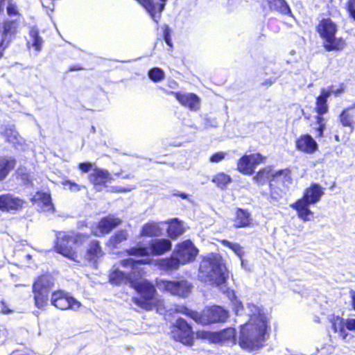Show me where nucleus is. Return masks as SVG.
Segmentation results:
<instances>
[{"mask_svg": "<svg viewBox=\"0 0 355 355\" xmlns=\"http://www.w3.org/2000/svg\"><path fill=\"white\" fill-rule=\"evenodd\" d=\"M61 184L64 187H67L68 189L72 192H78L85 188L84 186H81L69 180H64Z\"/></svg>", "mask_w": 355, "mask_h": 355, "instance_id": "obj_46", "label": "nucleus"}, {"mask_svg": "<svg viewBox=\"0 0 355 355\" xmlns=\"http://www.w3.org/2000/svg\"><path fill=\"white\" fill-rule=\"evenodd\" d=\"M225 155L226 153L224 152H216L209 157V160L212 163H218L225 159Z\"/></svg>", "mask_w": 355, "mask_h": 355, "instance_id": "obj_52", "label": "nucleus"}, {"mask_svg": "<svg viewBox=\"0 0 355 355\" xmlns=\"http://www.w3.org/2000/svg\"><path fill=\"white\" fill-rule=\"evenodd\" d=\"M345 9L347 12L348 17L355 21V0H347Z\"/></svg>", "mask_w": 355, "mask_h": 355, "instance_id": "obj_47", "label": "nucleus"}, {"mask_svg": "<svg viewBox=\"0 0 355 355\" xmlns=\"http://www.w3.org/2000/svg\"><path fill=\"white\" fill-rule=\"evenodd\" d=\"M78 168L82 173H87L94 169L93 164L87 162L79 163Z\"/></svg>", "mask_w": 355, "mask_h": 355, "instance_id": "obj_53", "label": "nucleus"}, {"mask_svg": "<svg viewBox=\"0 0 355 355\" xmlns=\"http://www.w3.org/2000/svg\"><path fill=\"white\" fill-rule=\"evenodd\" d=\"M295 149L304 154L311 155L318 150L316 140L309 133L300 135L295 141Z\"/></svg>", "mask_w": 355, "mask_h": 355, "instance_id": "obj_17", "label": "nucleus"}, {"mask_svg": "<svg viewBox=\"0 0 355 355\" xmlns=\"http://www.w3.org/2000/svg\"><path fill=\"white\" fill-rule=\"evenodd\" d=\"M29 35L31 37V45L35 51H40L42 49L43 40L40 36V33L37 29L31 28L29 31Z\"/></svg>", "mask_w": 355, "mask_h": 355, "instance_id": "obj_41", "label": "nucleus"}, {"mask_svg": "<svg viewBox=\"0 0 355 355\" xmlns=\"http://www.w3.org/2000/svg\"><path fill=\"white\" fill-rule=\"evenodd\" d=\"M172 243L168 239H155L149 242L150 255L160 256L169 252Z\"/></svg>", "mask_w": 355, "mask_h": 355, "instance_id": "obj_24", "label": "nucleus"}, {"mask_svg": "<svg viewBox=\"0 0 355 355\" xmlns=\"http://www.w3.org/2000/svg\"><path fill=\"white\" fill-rule=\"evenodd\" d=\"M1 135L5 141L10 144L15 150H24L26 147V140L19 135L15 125H3L1 127Z\"/></svg>", "mask_w": 355, "mask_h": 355, "instance_id": "obj_14", "label": "nucleus"}, {"mask_svg": "<svg viewBox=\"0 0 355 355\" xmlns=\"http://www.w3.org/2000/svg\"><path fill=\"white\" fill-rule=\"evenodd\" d=\"M33 286L37 288L51 291L53 286L51 275L46 273L39 275L37 279L34 282Z\"/></svg>", "mask_w": 355, "mask_h": 355, "instance_id": "obj_36", "label": "nucleus"}, {"mask_svg": "<svg viewBox=\"0 0 355 355\" xmlns=\"http://www.w3.org/2000/svg\"><path fill=\"white\" fill-rule=\"evenodd\" d=\"M349 295L351 297V305L352 309L355 311V291L351 290L349 291Z\"/></svg>", "mask_w": 355, "mask_h": 355, "instance_id": "obj_56", "label": "nucleus"}, {"mask_svg": "<svg viewBox=\"0 0 355 355\" xmlns=\"http://www.w3.org/2000/svg\"><path fill=\"white\" fill-rule=\"evenodd\" d=\"M272 83V81L269 80L268 82L265 83L264 85H270Z\"/></svg>", "mask_w": 355, "mask_h": 355, "instance_id": "obj_62", "label": "nucleus"}, {"mask_svg": "<svg viewBox=\"0 0 355 355\" xmlns=\"http://www.w3.org/2000/svg\"><path fill=\"white\" fill-rule=\"evenodd\" d=\"M229 317L228 311L220 306H207L199 313L198 324L205 326L216 323H225Z\"/></svg>", "mask_w": 355, "mask_h": 355, "instance_id": "obj_10", "label": "nucleus"}, {"mask_svg": "<svg viewBox=\"0 0 355 355\" xmlns=\"http://www.w3.org/2000/svg\"><path fill=\"white\" fill-rule=\"evenodd\" d=\"M132 288L139 296L134 297L132 302L141 309L149 311L157 309L162 304L161 300L157 299V291L155 285L148 280H143L133 284Z\"/></svg>", "mask_w": 355, "mask_h": 355, "instance_id": "obj_6", "label": "nucleus"}, {"mask_svg": "<svg viewBox=\"0 0 355 355\" xmlns=\"http://www.w3.org/2000/svg\"><path fill=\"white\" fill-rule=\"evenodd\" d=\"M322 40V46L327 52H340L347 46L345 39L343 37H337L336 34L331 35Z\"/></svg>", "mask_w": 355, "mask_h": 355, "instance_id": "obj_23", "label": "nucleus"}, {"mask_svg": "<svg viewBox=\"0 0 355 355\" xmlns=\"http://www.w3.org/2000/svg\"><path fill=\"white\" fill-rule=\"evenodd\" d=\"M266 328L264 325L245 323L240 326L238 344L248 352L257 350L263 346Z\"/></svg>", "mask_w": 355, "mask_h": 355, "instance_id": "obj_5", "label": "nucleus"}, {"mask_svg": "<svg viewBox=\"0 0 355 355\" xmlns=\"http://www.w3.org/2000/svg\"><path fill=\"white\" fill-rule=\"evenodd\" d=\"M174 313L183 314L187 317L192 319L197 324L198 322L199 313L197 311L189 309L184 304H177L173 309Z\"/></svg>", "mask_w": 355, "mask_h": 355, "instance_id": "obj_37", "label": "nucleus"}, {"mask_svg": "<svg viewBox=\"0 0 355 355\" xmlns=\"http://www.w3.org/2000/svg\"><path fill=\"white\" fill-rule=\"evenodd\" d=\"M156 286L162 293H168L171 295L181 298L187 297L193 288L191 283L184 279L178 281L168 279L157 280Z\"/></svg>", "mask_w": 355, "mask_h": 355, "instance_id": "obj_8", "label": "nucleus"}, {"mask_svg": "<svg viewBox=\"0 0 355 355\" xmlns=\"http://www.w3.org/2000/svg\"><path fill=\"white\" fill-rule=\"evenodd\" d=\"M83 69H84V68L80 65H71L68 68L67 71L71 72V71H81Z\"/></svg>", "mask_w": 355, "mask_h": 355, "instance_id": "obj_57", "label": "nucleus"}, {"mask_svg": "<svg viewBox=\"0 0 355 355\" xmlns=\"http://www.w3.org/2000/svg\"><path fill=\"white\" fill-rule=\"evenodd\" d=\"M116 191H125L126 190L124 189H116Z\"/></svg>", "mask_w": 355, "mask_h": 355, "instance_id": "obj_63", "label": "nucleus"}, {"mask_svg": "<svg viewBox=\"0 0 355 355\" xmlns=\"http://www.w3.org/2000/svg\"><path fill=\"white\" fill-rule=\"evenodd\" d=\"M163 90L165 94L173 96L180 104L189 108L191 110L196 111L200 107V98L194 93L184 94L180 92Z\"/></svg>", "mask_w": 355, "mask_h": 355, "instance_id": "obj_18", "label": "nucleus"}, {"mask_svg": "<svg viewBox=\"0 0 355 355\" xmlns=\"http://www.w3.org/2000/svg\"><path fill=\"white\" fill-rule=\"evenodd\" d=\"M168 85L171 88L175 89L178 87V83L175 80H171L168 82Z\"/></svg>", "mask_w": 355, "mask_h": 355, "instance_id": "obj_59", "label": "nucleus"}, {"mask_svg": "<svg viewBox=\"0 0 355 355\" xmlns=\"http://www.w3.org/2000/svg\"><path fill=\"white\" fill-rule=\"evenodd\" d=\"M338 30V25L330 17L321 19L315 26V31L322 40L337 34Z\"/></svg>", "mask_w": 355, "mask_h": 355, "instance_id": "obj_22", "label": "nucleus"}, {"mask_svg": "<svg viewBox=\"0 0 355 355\" xmlns=\"http://www.w3.org/2000/svg\"><path fill=\"white\" fill-rule=\"evenodd\" d=\"M324 189L318 183L313 182L306 188L302 196L290 205V207L296 211L297 217L304 222L310 221L314 217V213L309 207L311 205L318 202L324 194Z\"/></svg>", "mask_w": 355, "mask_h": 355, "instance_id": "obj_4", "label": "nucleus"}, {"mask_svg": "<svg viewBox=\"0 0 355 355\" xmlns=\"http://www.w3.org/2000/svg\"><path fill=\"white\" fill-rule=\"evenodd\" d=\"M355 107V105L345 108L339 114V121L343 127L349 128L352 131L355 128L354 114L350 111Z\"/></svg>", "mask_w": 355, "mask_h": 355, "instance_id": "obj_27", "label": "nucleus"}, {"mask_svg": "<svg viewBox=\"0 0 355 355\" xmlns=\"http://www.w3.org/2000/svg\"><path fill=\"white\" fill-rule=\"evenodd\" d=\"M184 232V229L178 219H174L171 221L166 229V233L169 238L175 239L181 235Z\"/></svg>", "mask_w": 355, "mask_h": 355, "instance_id": "obj_34", "label": "nucleus"}, {"mask_svg": "<svg viewBox=\"0 0 355 355\" xmlns=\"http://www.w3.org/2000/svg\"><path fill=\"white\" fill-rule=\"evenodd\" d=\"M1 312L3 314H9L12 313V311L6 306L5 302H3V306L1 308Z\"/></svg>", "mask_w": 355, "mask_h": 355, "instance_id": "obj_58", "label": "nucleus"}, {"mask_svg": "<svg viewBox=\"0 0 355 355\" xmlns=\"http://www.w3.org/2000/svg\"><path fill=\"white\" fill-rule=\"evenodd\" d=\"M128 234L127 230H118L109 238L107 241V245L112 249H115L121 243L126 241L128 239Z\"/></svg>", "mask_w": 355, "mask_h": 355, "instance_id": "obj_33", "label": "nucleus"}, {"mask_svg": "<svg viewBox=\"0 0 355 355\" xmlns=\"http://www.w3.org/2000/svg\"><path fill=\"white\" fill-rule=\"evenodd\" d=\"M148 75L149 78L154 83L160 82L164 78V72L159 67L150 69L148 72Z\"/></svg>", "mask_w": 355, "mask_h": 355, "instance_id": "obj_45", "label": "nucleus"}, {"mask_svg": "<svg viewBox=\"0 0 355 355\" xmlns=\"http://www.w3.org/2000/svg\"><path fill=\"white\" fill-rule=\"evenodd\" d=\"M270 10L284 15H291V10L285 0H266Z\"/></svg>", "mask_w": 355, "mask_h": 355, "instance_id": "obj_31", "label": "nucleus"}, {"mask_svg": "<svg viewBox=\"0 0 355 355\" xmlns=\"http://www.w3.org/2000/svg\"><path fill=\"white\" fill-rule=\"evenodd\" d=\"M345 85L343 83H341L339 84V86L337 89H334L333 85H331L328 87V89H326V92L329 93V96L332 94H334L336 96H340L341 94L345 92Z\"/></svg>", "mask_w": 355, "mask_h": 355, "instance_id": "obj_49", "label": "nucleus"}, {"mask_svg": "<svg viewBox=\"0 0 355 355\" xmlns=\"http://www.w3.org/2000/svg\"><path fill=\"white\" fill-rule=\"evenodd\" d=\"M16 178L21 180L25 185H32L33 180L29 172L25 166H20L15 171Z\"/></svg>", "mask_w": 355, "mask_h": 355, "instance_id": "obj_42", "label": "nucleus"}, {"mask_svg": "<svg viewBox=\"0 0 355 355\" xmlns=\"http://www.w3.org/2000/svg\"><path fill=\"white\" fill-rule=\"evenodd\" d=\"M127 277L125 272L115 269L109 275V282L115 286H120L126 281Z\"/></svg>", "mask_w": 355, "mask_h": 355, "instance_id": "obj_38", "label": "nucleus"}, {"mask_svg": "<svg viewBox=\"0 0 355 355\" xmlns=\"http://www.w3.org/2000/svg\"><path fill=\"white\" fill-rule=\"evenodd\" d=\"M35 201L42 206L43 208L50 209L53 208V205L51 200V196L49 193L46 192H37Z\"/></svg>", "mask_w": 355, "mask_h": 355, "instance_id": "obj_39", "label": "nucleus"}, {"mask_svg": "<svg viewBox=\"0 0 355 355\" xmlns=\"http://www.w3.org/2000/svg\"><path fill=\"white\" fill-rule=\"evenodd\" d=\"M163 35H164V39L166 44L169 47L172 48L173 43H172V40H171V31L168 25H165L164 26Z\"/></svg>", "mask_w": 355, "mask_h": 355, "instance_id": "obj_51", "label": "nucleus"}, {"mask_svg": "<svg viewBox=\"0 0 355 355\" xmlns=\"http://www.w3.org/2000/svg\"><path fill=\"white\" fill-rule=\"evenodd\" d=\"M121 223L122 220L113 215L104 216L96 223L95 229L92 230V234L96 236L107 235Z\"/></svg>", "mask_w": 355, "mask_h": 355, "instance_id": "obj_16", "label": "nucleus"}, {"mask_svg": "<svg viewBox=\"0 0 355 355\" xmlns=\"http://www.w3.org/2000/svg\"><path fill=\"white\" fill-rule=\"evenodd\" d=\"M8 32L9 29L5 28L3 33V37L0 41V60L3 58V52L5 49L8 47V42L6 43L5 42L6 37L8 35Z\"/></svg>", "mask_w": 355, "mask_h": 355, "instance_id": "obj_50", "label": "nucleus"}, {"mask_svg": "<svg viewBox=\"0 0 355 355\" xmlns=\"http://www.w3.org/2000/svg\"><path fill=\"white\" fill-rule=\"evenodd\" d=\"M32 288L34 295V302L35 306L39 309L44 307L47 304L49 295L51 291L37 288L33 286Z\"/></svg>", "mask_w": 355, "mask_h": 355, "instance_id": "obj_29", "label": "nucleus"}, {"mask_svg": "<svg viewBox=\"0 0 355 355\" xmlns=\"http://www.w3.org/2000/svg\"><path fill=\"white\" fill-rule=\"evenodd\" d=\"M51 302L55 307L62 311L77 310L81 306L80 302L62 290H58L52 293Z\"/></svg>", "mask_w": 355, "mask_h": 355, "instance_id": "obj_12", "label": "nucleus"}, {"mask_svg": "<svg viewBox=\"0 0 355 355\" xmlns=\"http://www.w3.org/2000/svg\"><path fill=\"white\" fill-rule=\"evenodd\" d=\"M214 343L227 342L236 343V330L234 327H227L222 330L214 331Z\"/></svg>", "mask_w": 355, "mask_h": 355, "instance_id": "obj_26", "label": "nucleus"}, {"mask_svg": "<svg viewBox=\"0 0 355 355\" xmlns=\"http://www.w3.org/2000/svg\"><path fill=\"white\" fill-rule=\"evenodd\" d=\"M3 1V0H1V1H0V13L3 10V5H2Z\"/></svg>", "mask_w": 355, "mask_h": 355, "instance_id": "obj_61", "label": "nucleus"}, {"mask_svg": "<svg viewBox=\"0 0 355 355\" xmlns=\"http://www.w3.org/2000/svg\"><path fill=\"white\" fill-rule=\"evenodd\" d=\"M140 234L143 236H159L162 234V229L159 227L158 223L149 222L143 225Z\"/></svg>", "mask_w": 355, "mask_h": 355, "instance_id": "obj_32", "label": "nucleus"}, {"mask_svg": "<svg viewBox=\"0 0 355 355\" xmlns=\"http://www.w3.org/2000/svg\"><path fill=\"white\" fill-rule=\"evenodd\" d=\"M125 252L128 256L135 257H148L150 256V251L148 247L135 245L125 250Z\"/></svg>", "mask_w": 355, "mask_h": 355, "instance_id": "obj_40", "label": "nucleus"}, {"mask_svg": "<svg viewBox=\"0 0 355 355\" xmlns=\"http://www.w3.org/2000/svg\"><path fill=\"white\" fill-rule=\"evenodd\" d=\"M253 181L258 185L268 184L270 195L272 198L279 200L284 191L277 187L279 182L288 187L293 183L292 172L289 168L273 171L271 166L260 168L253 176Z\"/></svg>", "mask_w": 355, "mask_h": 355, "instance_id": "obj_2", "label": "nucleus"}, {"mask_svg": "<svg viewBox=\"0 0 355 355\" xmlns=\"http://www.w3.org/2000/svg\"><path fill=\"white\" fill-rule=\"evenodd\" d=\"M173 196L180 197L182 199H187L188 198V195L184 193H174Z\"/></svg>", "mask_w": 355, "mask_h": 355, "instance_id": "obj_60", "label": "nucleus"}, {"mask_svg": "<svg viewBox=\"0 0 355 355\" xmlns=\"http://www.w3.org/2000/svg\"><path fill=\"white\" fill-rule=\"evenodd\" d=\"M111 174L106 170L94 168L92 173L88 175V180L93 186L100 191L107 187V184L112 180Z\"/></svg>", "mask_w": 355, "mask_h": 355, "instance_id": "obj_19", "label": "nucleus"}, {"mask_svg": "<svg viewBox=\"0 0 355 355\" xmlns=\"http://www.w3.org/2000/svg\"><path fill=\"white\" fill-rule=\"evenodd\" d=\"M174 254L180 259L182 265L193 262L198 254V250L189 239L178 243L175 245Z\"/></svg>", "mask_w": 355, "mask_h": 355, "instance_id": "obj_13", "label": "nucleus"}, {"mask_svg": "<svg viewBox=\"0 0 355 355\" xmlns=\"http://www.w3.org/2000/svg\"><path fill=\"white\" fill-rule=\"evenodd\" d=\"M7 12L10 16L17 15L18 14L17 9L14 5L10 4L7 7Z\"/></svg>", "mask_w": 355, "mask_h": 355, "instance_id": "obj_55", "label": "nucleus"}, {"mask_svg": "<svg viewBox=\"0 0 355 355\" xmlns=\"http://www.w3.org/2000/svg\"><path fill=\"white\" fill-rule=\"evenodd\" d=\"M170 338L187 347H192L195 343L196 334L193 326L184 318L178 317L169 327Z\"/></svg>", "mask_w": 355, "mask_h": 355, "instance_id": "obj_7", "label": "nucleus"}, {"mask_svg": "<svg viewBox=\"0 0 355 355\" xmlns=\"http://www.w3.org/2000/svg\"><path fill=\"white\" fill-rule=\"evenodd\" d=\"M53 250L76 263L83 261L96 263L105 254L100 241L91 239L89 234L80 232L74 235L59 232L54 241Z\"/></svg>", "mask_w": 355, "mask_h": 355, "instance_id": "obj_1", "label": "nucleus"}, {"mask_svg": "<svg viewBox=\"0 0 355 355\" xmlns=\"http://www.w3.org/2000/svg\"><path fill=\"white\" fill-rule=\"evenodd\" d=\"M199 275L205 282L215 286L225 285L230 271L221 255L211 254L204 259L199 267Z\"/></svg>", "mask_w": 355, "mask_h": 355, "instance_id": "obj_3", "label": "nucleus"}, {"mask_svg": "<svg viewBox=\"0 0 355 355\" xmlns=\"http://www.w3.org/2000/svg\"><path fill=\"white\" fill-rule=\"evenodd\" d=\"M26 201L10 193L0 194V211L2 212H18L23 209Z\"/></svg>", "mask_w": 355, "mask_h": 355, "instance_id": "obj_15", "label": "nucleus"}, {"mask_svg": "<svg viewBox=\"0 0 355 355\" xmlns=\"http://www.w3.org/2000/svg\"><path fill=\"white\" fill-rule=\"evenodd\" d=\"M220 243L223 245L231 249L240 258H242L243 257L244 251L243 250V248L241 246V245L239 243H232L226 239L220 240Z\"/></svg>", "mask_w": 355, "mask_h": 355, "instance_id": "obj_44", "label": "nucleus"}, {"mask_svg": "<svg viewBox=\"0 0 355 355\" xmlns=\"http://www.w3.org/2000/svg\"><path fill=\"white\" fill-rule=\"evenodd\" d=\"M150 263V261L144 259H134L132 258H127L121 260L120 264L124 268H130L132 270H135L138 266Z\"/></svg>", "mask_w": 355, "mask_h": 355, "instance_id": "obj_43", "label": "nucleus"}, {"mask_svg": "<svg viewBox=\"0 0 355 355\" xmlns=\"http://www.w3.org/2000/svg\"><path fill=\"white\" fill-rule=\"evenodd\" d=\"M329 322L334 332L338 333L340 337L344 340L346 339L348 334L345 331V320L338 315H333L329 318Z\"/></svg>", "mask_w": 355, "mask_h": 355, "instance_id": "obj_28", "label": "nucleus"}, {"mask_svg": "<svg viewBox=\"0 0 355 355\" xmlns=\"http://www.w3.org/2000/svg\"><path fill=\"white\" fill-rule=\"evenodd\" d=\"M329 93L326 92V89H322L320 94L315 98V111L316 115L315 116V123L318 126L315 128L317 138L324 137V132L326 129V120L323 115L329 112L328 98Z\"/></svg>", "mask_w": 355, "mask_h": 355, "instance_id": "obj_9", "label": "nucleus"}, {"mask_svg": "<svg viewBox=\"0 0 355 355\" xmlns=\"http://www.w3.org/2000/svg\"><path fill=\"white\" fill-rule=\"evenodd\" d=\"M17 159L13 156H0V182L4 181L17 166Z\"/></svg>", "mask_w": 355, "mask_h": 355, "instance_id": "obj_25", "label": "nucleus"}, {"mask_svg": "<svg viewBox=\"0 0 355 355\" xmlns=\"http://www.w3.org/2000/svg\"><path fill=\"white\" fill-rule=\"evenodd\" d=\"M211 182L214 183L218 188L225 190L232 182V179L230 175L225 173L220 172L213 176Z\"/></svg>", "mask_w": 355, "mask_h": 355, "instance_id": "obj_35", "label": "nucleus"}, {"mask_svg": "<svg viewBox=\"0 0 355 355\" xmlns=\"http://www.w3.org/2000/svg\"><path fill=\"white\" fill-rule=\"evenodd\" d=\"M345 329L350 331L355 330V319L348 318L345 320Z\"/></svg>", "mask_w": 355, "mask_h": 355, "instance_id": "obj_54", "label": "nucleus"}, {"mask_svg": "<svg viewBox=\"0 0 355 355\" xmlns=\"http://www.w3.org/2000/svg\"><path fill=\"white\" fill-rule=\"evenodd\" d=\"M139 3L150 15L153 21L158 24L161 18L162 12L164 10L166 3L168 0H159L160 3L156 4L154 0H135Z\"/></svg>", "mask_w": 355, "mask_h": 355, "instance_id": "obj_20", "label": "nucleus"}, {"mask_svg": "<svg viewBox=\"0 0 355 355\" xmlns=\"http://www.w3.org/2000/svg\"><path fill=\"white\" fill-rule=\"evenodd\" d=\"M266 157L261 153H252L242 155L237 161L236 170L243 175H252L256 167L263 163Z\"/></svg>", "mask_w": 355, "mask_h": 355, "instance_id": "obj_11", "label": "nucleus"}, {"mask_svg": "<svg viewBox=\"0 0 355 355\" xmlns=\"http://www.w3.org/2000/svg\"><path fill=\"white\" fill-rule=\"evenodd\" d=\"M180 264H182V262L176 256H170L168 257L161 259L157 263L159 268L165 271L177 270Z\"/></svg>", "mask_w": 355, "mask_h": 355, "instance_id": "obj_30", "label": "nucleus"}, {"mask_svg": "<svg viewBox=\"0 0 355 355\" xmlns=\"http://www.w3.org/2000/svg\"><path fill=\"white\" fill-rule=\"evenodd\" d=\"M251 213L245 209L236 207L232 218L233 226L236 229L250 227L253 225Z\"/></svg>", "mask_w": 355, "mask_h": 355, "instance_id": "obj_21", "label": "nucleus"}, {"mask_svg": "<svg viewBox=\"0 0 355 355\" xmlns=\"http://www.w3.org/2000/svg\"><path fill=\"white\" fill-rule=\"evenodd\" d=\"M197 336L201 339L207 340L211 343H214V331L202 330L197 331Z\"/></svg>", "mask_w": 355, "mask_h": 355, "instance_id": "obj_48", "label": "nucleus"}]
</instances>
